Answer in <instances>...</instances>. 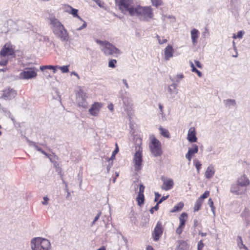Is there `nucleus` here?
Masks as SVG:
<instances>
[{
    "label": "nucleus",
    "mask_w": 250,
    "mask_h": 250,
    "mask_svg": "<svg viewBox=\"0 0 250 250\" xmlns=\"http://www.w3.org/2000/svg\"><path fill=\"white\" fill-rule=\"evenodd\" d=\"M129 14L131 16H135L140 20L147 21L153 17L152 8L149 6L142 7L140 5L133 6L130 9Z\"/></svg>",
    "instance_id": "1"
},
{
    "label": "nucleus",
    "mask_w": 250,
    "mask_h": 250,
    "mask_svg": "<svg viewBox=\"0 0 250 250\" xmlns=\"http://www.w3.org/2000/svg\"><path fill=\"white\" fill-rule=\"evenodd\" d=\"M95 42L97 44L100 45L101 50L104 52V55L107 56H117L122 53L120 50L107 41H100L96 39Z\"/></svg>",
    "instance_id": "2"
},
{
    "label": "nucleus",
    "mask_w": 250,
    "mask_h": 250,
    "mask_svg": "<svg viewBox=\"0 0 250 250\" xmlns=\"http://www.w3.org/2000/svg\"><path fill=\"white\" fill-rule=\"evenodd\" d=\"M32 250H51L50 241L42 237H35L31 241Z\"/></svg>",
    "instance_id": "3"
},
{
    "label": "nucleus",
    "mask_w": 250,
    "mask_h": 250,
    "mask_svg": "<svg viewBox=\"0 0 250 250\" xmlns=\"http://www.w3.org/2000/svg\"><path fill=\"white\" fill-rule=\"evenodd\" d=\"M149 148L154 157L160 156L162 154L161 142L153 135L149 137Z\"/></svg>",
    "instance_id": "4"
},
{
    "label": "nucleus",
    "mask_w": 250,
    "mask_h": 250,
    "mask_svg": "<svg viewBox=\"0 0 250 250\" xmlns=\"http://www.w3.org/2000/svg\"><path fill=\"white\" fill-rule=\"evenodd\" d=\"M136 152L133 157V164L134 170L138 171L142 168V151L143 148L140 146L136 147Z\"/></svg>",
    "instance_id": "5"
},
{
    "label": "nucleus",
    "mask_w": 250,
    "mask_h": 250,
    "mask_svg": "<svg viewBox=\"0 0 250 250\" xmlns=\"http://www.w3.org/2000/svg\"><path fill=\"white\" fill-rule=\"evenodd\" d=\"M116 5L119 9L124 13L128 12L130 13V9L133 8L131 5L132 0H115Z\"/></svg>",
    "instance_id": "6"
},
{
    "label": "nucleus",
    "mask_w": 250,
    "mask_h": 250,
    "mask_svg": "<svg viewBox=\"0 0 250 250\" xmlns=\"http://www.w3.org/2000/svg\"><path fill=\"white\" fill-rule=\"evenodd\" d=\"M86 93L82 89H80L76 94V103L79 106L86 108L88 106V103L86 102Z\"/></svg>",
    "instance_id": "7"
},
{
    "label": "nucleus",
    "mask_w": 250,
    "mask_h": 250,
    "mask_svg": "<svg viewBox=\"0 0 250 250\" xmlns=\"http://www.w3.org/2000/svg\"><path fill=\"white\" fill-rule=\"evenodd\" d=\"M37 72L34 68H26L21 72L20 78L21 79H31L35 78Z\"/></svg>",
    "instance_id": "8"
},
{
    "label": "nucleus",
    "mask_w": 250,
    "mask_h": 250,
    "mask_svg": "<svg viewBox=\"0 0 250 250\" xmlns=\"http://www.w3.org/2000/svg\"><path fill=\"white\" fill-rule=\"evenodd\" d=\"M14 49L13 45L10 43H6L0 52V57H6L14 55Z\"/></svg>",
    "instance_id": "9"
},
{
    "label": "nucleus",
    "mask_w": 250,
    "mask_h": 250,
    "mask_svg": "<svg viewBox=\"0 0 250 250\" xmlns=\"http://www.w3.org/2000/svg\"><path fill=\"white\" fill-rule=\"evenodd\" d=\"M246 191V189L240 184H238L236 182L232 184L230 188V192L236 195H243L245 193Z\"/></svg>",
    "instance_id": "10"
},
{
    "label": "nucleus",
    "mask_w": 250,
    "mask_h": 250,
    "mask_svg": "<svg viewBox=\"0 0 250 250\" xmlns=\"http://www.w3.org/2000/svg\"><path fill=\"white\" fill-rule=\"evenodd\" d=\"M103 104L99 102H95L92 104L88 110L89 114L93 116H97L99 115Z\"/></svg>",
    "instance_id": "11"
},
{
    "label": "nucleus",
    "mask_w": 250,
    "mask_h": 250,
    "mask_svg": "<svg viewBox=\"0 0 250 250\" xmlns=\"http://www.w3.org/2000/svg\"><path fill=\"white\" fill-rule=\"evenodd\" d=\"M50 21L52 25L53 32L54 34H56V32L62 29V28L64 27L58 19L54 17H51L50 18Z\"/></svg>",
    "instance_id": "12"
},
{
    "label": "nucleus",
    "mask_w": 250,
    "mask_h": 250,
    "mask_svg": "<svg viewBox=\"0 0 250 250\" xmlns=\"http://www.w3.org/2000/svg\"><path fill=\"white\" fill-rule=\"evenodd\" d=\"M163 228L162 223L158 222L153 231V237L154 240L156 241L159 240L160 237L163 233Z\"/></svg>",
    "instance_id": "13"
},
{
    "label": "nucleus",
    "mask_w": 250,
    "mask_h": 250,
    "mask_svg": "<svg viewBox=\"0 0 250 250\" xmlns=\"http://www.w3.org/2000/svg\"><path fill=\"white\" fill-rule=\"evenodd\" d=\"M17 95L16 91L12 88H8L3 91L2 98L5 100H10L14 98Z\"/></svg>",
    "instance_id": "14"
},
{
    "label": "nucleus",
    "mask_w": 250,
    "mask_h": 250,
    "mask_svg": "<svg viewBox=\"0 0 250 250\" xmlns=\"http://www.w3.org/2000/svg\"><path fill=\"white\" fill-rule=\"evenodd\" d=\"M236 182L238 183V184H240L244 187L245 189H246V188L250 184V180L245 175L240 176L237 178Z\"/></svg>",
    "instance_id": "15"
},
{
    "label": "nucleus",
    "mask_w": 250,
    "mask_h": 250,
    "mask_svg": "<svg viewBox=\"0 0 250 250\" xmlns=\"http://www.w3.org/2000/svg\"><path fill=\"white\" fill-rule=\"evenodd\" d=\"M163 184L162 186V188L165 190H168L171 189L174 185V182L172 179L162 178Z\"/></svg>",
    "instance_id": "16"
},
{
    "label": "nucleus",
    "mask_w": 250,
    "mask_h": 250,
    "mask_svg": "<svg viewBox=\"0 0 250 250\" xmlns=\"http://www.w3.org/2000/svg\"><path fill=\"white\" fill-rule=\"evenodd\" d=\"M196 132L195 131V128L194 127H191L189 128L188 131L187 140L190 143L196 142L197 138L196 137Z\"/></svg>",
    "instance_id": "17"
},
{
    "label": "nucleus",
    "mask_w": 250,
    "mask_h": 250,
    "mask_svg": "<svg viewBox=\"0 0 250 250\" xmlns=\"http://www.w3.org/2000/svg\"><path fill=\"white\" fill-rule=\"evenodd\" d=\"M63 42L67 41L68 39V36L67 31L65 30L64 27L62 28L60 31H59L58 32H56L55 34Z\"/></svg>",
    "instance_id": "18"
},
{
    "label": "nucleus",
    "mask_w": 250,
    "mask_h": 250,
    "mask_svg": "<svg viewBox=\"0 0 250 250\" xmlns=\"http://www.w3.org/2000/svg\"><path fill=\"white\" fill-rule=\"evenodd\" d=\"M174 52L172 46L168 45L165 49L164 54L165 58L166 60H169L170 58L173 57Z\"/></svg>",
    "instance_id": "19"
},
{
    "label": "nucleus",
    "mask_w": 250,
    "mask_h": 250,
    "mask_svg": "<svg viewBox=\"0 0 250 250\" xmlns=\"http://www.w3.org/2000/svg\"><path fill=\"white\" fill-rule=\"evenodd\" d=\"M215 173V169L214 167L210 165L208 166L205 173V176L207 179H210L211 178Z\"/></svg>",
    "instance_id": "20"
},
{
    "label": "nucleus",
    "mask_w": 250,
    "mask_h": 250,
    "mask_svg": "<svg viewBox=\"0 0 250 250\" xmlns=\"http://www.w3.org/2000/svg\"><path fill=\"white\" fill-rule=\"evenodd\" d=\"M199 35V32L197 29L194 28L191 31V38L193 44L195 45L197 43Z\"/></svg>",
    "instance_id": "21"
},
{
    "label": "nucleus",
    "mask_w": 250,
    "mask_h": 250,
    "mask_svg": "<svg viewBox=\"0 0 250 250\" xmlns=\"http://www.w3.org/2000/svg\"><path fill=\"white\" fill-rule=\"evenodd\" d=\"M122 100L124 104V108L125 111L129 110L131 106V101L130 99L126 97H123Z\"/></svg>",
    "instance_id": "22"
},
{
    "label": "nucleus",
    "mask_w": 250,
    "mask_h": 250,
    "mask_svg": "<svg viewBox=\"0 0 250 250\" xmlns=\"http://www.w3.org/2000/svg\"><path fill=\"white\" fill-rule=\"evenodd\" d=\"M188 218V214L185 213H182L179 217L180 224L181 226H185V222Z\"/></svg>",
    "instance_id": "23"
},
{
    "label": "nucleus",
    "mask_w": 250,
    "mask_h": 250,
    "mask_svg": "<svg viewBox=\"0 0 250 250\" xmlns=\"http://www.w3.org/2000/svg\"><path fill=\"white\" fill-rule=\"evenodd\" d=\"M242 216L245 218L247 225H250V213H249V211L247 209H245L242 213Z\"/></svg>",
    "instance_id": "24"
},
{
    "label": "nucleus",
    "mask_w": 250,
    "mask_h": 250,
    "mask_svg": "<svg viewBox=\"0 0 250 250\" xmlns=\"http://www.w3.org/2000/svg\"><path fill=\"white\" fill-rule=\"evenodd\" d=\"M198 151V146L195 145L193 144L192 146V148H189L188 150V152L189 154L193 155L194 154H196Z\"/></svg>",
    "instance_id": "25"
},
{
    "label": "nucleus",
    "mask_w": 250,
    "mask_h": 250,
    "mask_svg": "<svg viewBox=\"0 0 250 250\" xmlns=\"http://www.w3.org/2000/svg\"><path fill=\"white\" fill-rule=\"evenodd\" d=\"M224 102L227 107L234 106L236 105L235 101L232 99H227L224 100Z\"/></svg>",
    "instance_id": "26"
},
{
    "label": "nucleus",
    "mask_w": 250,
    "mask_h": 250,
    "mask_svg": "<svg viewBox=\"0 0 250 250\" xmlns=\"http://www.w3.org/2000/svg\"><path fill=\"white\" fill-rule=\"evenodd\" d=\"M160 134L166 138H169L170 137L169 133L168 130L163 128L162 126L159 127Z\"/></svg>",
    "instance_id": "27"
},
{
    "label": "nucleus",
    "mask_w": 250,
    "mask_h": 250,
    "mask_svg": "<svg viewBox=\"0 0 250 250\" xmlns=\"http://www.w3.org/2000/svg\"><path fill=\"white\" fill-rule=\"evenodd\" d=\"M238 241H237V245L238 247L240 249H244L246 250H248L247 247L243 244L242 239L241 238V236L238 237Z\"/></svg>",
    "instance_id": "28"
},
{
    "label": "nucleus",
    "mask_w": 250,
    "mask_h": 250,
    "mask_svg": "<svg viewBox=\"0 0 250 250\" xmlns=\"http://www.w3.org/2000/svg\"><path fill=\"white\" fill-rule=\"evenodd\" d=\"M68 7L71 10V11L70 12V13H71L74 17L78 18L81 21H83V20L80 18V17L77 14V13H78L77 9H74L70 6H68Z\"/></svg>",
    "instance_id": "29"
},
{
    "label": "nucleus",
    "mask_w": 250,
    "mask_h": 250,
    "mask_svg": "<svg viewBox=\"0 0 250 250\" xmlns=\"http://www.w3.org/2000/svg\"><path fill=\"white\" fill-rule=\"evenodd\" d=\"M136 200L138 202V205L139 206H141L144 203L145 199L144 194H138Z\"/></svg>",
    "instance_id": "30"
},
{
    "label": "nucleus",
    "mask_w": 250,
    "mask_h": 250,
    "mask_svg": "<svg viewBox=\"0 0 250 250\" xmlns=\"http://www.w3.org/2000/svg\"><path fill=\"white\" fill-rule=\"evenodd\" d=\"M184 206L183 203L180 202L177 206L174 207L172 210H171V212H175L181 210Z\"/></svg>",
    "instance_id": "31"
},
{
    "label": "nucleus",
    "mask_w": 250,
    "mask_h": 250,
    "mask_svg": "<svg viewBox=\"0 0 250 250\" xmlns=\"http://www.w3.org/2000/svg\"><path fill=\"white\" fill-rule=\"evenodd\" d=\"M202 203H203V202L201 201L200 200V199H198L196 200V203L194 205V211H197L199 210L200 208V207H201V205L202 204Z\"/></svg>",
    "instance_id": "32"
},
{
    "label": "nucleus",
    "mask_w": 250,
    "mask_h": 250,
    "mask_svg": "<svg viewBox=\"0 0 250 250\" xmlns=\"http://www.w3.org/2000/svg\"><path fill=\"white\" fill-rule=\"evenodd\" d=\"M179 248L180 250H184L188 248V245L186 242L181 241L179 242Z\"/></svg>",
    "instance_id": "33"
},
{
    "label": "nucleus",
    "mask_w": 250,
    "mask_h": 250,
    "mask_svg": "<svg viewBox=\"0 0 250 250\" xmlns=\"http://www.w3.org/2000/svg\"><path fill=\"white\" fill-rule=\"evenodd\" d=\"M193 163H194L195 167H196V168L197 169V173H199L200 172V170L201 167V166H202L201 164L199 161V160H198L197 159H195L194 160Z\"/></svg>",
    "instance_id": "34"
},
{
    "label": "nucleus",
    "mask_w": 250,
    "mask_h": 250,
    "mask_svg": "<svg viewBox=\"0 0 250 250\" xmlns=\"http://www.w3.org/2000/svg\"><path fill=\"white\" fill-rule=\"evenodd\" d=\"M152 4L156 7H158L162 4V0H151Z\"/></svg>",
    "instance_id": "35"
},
{
    "label": "nucleus",
    "mask_w": 250,
    "mask_h": 250,
    "mask_svg": "<svg viewBox=\"0 0 250 250\" xmlns=\"http://www.w3.org/2000/svg\"><path fill=\"white\" fill-rule=\"evenodd\" d=\"M68 67L69 65L59 66L58 69H60L62 73H67L69 72Z\"/></svg>",
    "instance_id": "36"
},
{
    "label": "nucleus",
    "mask_w": 250,
    "mask_h": 250,
    "mask_svg": "<svg viewBox=\"0 0 250 250\" xmlns=\"http://www.w3.org/2000/svg\"><path fill=\"white\" fill-rule=\"evenodd\" d=\"M208 205H209L210 208H211V211H212V213H213L214 215H215V207H214L213 206V201L212 200V199L211 198H209V200H208Z\"/></svg>",
    "instance_id": "37"
},
{
    "label": "nucleus",
    "mask_w": 250,
    "mask_h": 250,
    "mask_svg": "<svg viewBox=\"0 0 250 250\" xmlns=\"http://www.w3.org/2000/svg\"><path fill=\"white\" fill-rule=\"evenodd\" d=\"M209 194V192L208 191H206L204 193L201 195L198 199H200V200L203 202V200L205 198H207Z\"/></svg>",
    "instance_id": "38"
},
{
    "label": "nucleus",
    "mask_w": 250,
    "mask_h": 250,
    "mask_svg": "<svg viewBox=\"0 0 250 250\" xmlns=\"http://www.w3.org/2000/svg\"><path fill=\"white\" fill-rule=\"evenodd\" d=\"M117 62V61L114 59L111 60L108 62V66L111 68H114L115 67V64Z\"/></svg>",
    "instance_id": "39"
},
{
    "label": "nucleus",
    "mask_w": 250,
    "mask_h": 250,
    "mask_svg": "<svg viewBox=\"0 0 250 250\" xmlns=\"http://www.w3.org/2000/svg\"><path fill=\"white\" fill-rule=\"evenodd\" d=\"M52 68H54L53 65H44V66H41L40 67V69L42 71H43L44 69H51Z\"/></svg>",
    "instance_id": "40"
},
{
    "label": "nucleus",
    "mask_w": 250,
    "mask_h": 250,
    "mask_svg": "<svg viewBox=\"0 0 250 250\" xmlns=\"http://www.w3.org/2000/svg\"><path fill=\"white\" fill-rule=\"evenodd\" d=\"M3 59H2V60L0 61V65L1 66H5L7 63V59L6 57H3Z\"/></svg>",
    "instance_id": "41"
},
{
    "label": "nucleus",
    "mask_w": 250,
    "mask_h": 250,
    "mask_svg": "<svg viewBox=\"0 0 250 250\" xmlns=\"http://www.w3.org/2000/svg\"><path fill=\"white\" fill-rule=\"evenodd\" d=\"M243 35H244V32H243L242 31H239L237 33V35L236 36L235 34H234L233 37L234 39H235L236 38L241 39V38H242Z\"/></svg>",
    "instance_id": "42"
},
{
    "label": "nucleus",
    "mask_w": 250,
    "mask_h": 250,
    "mask_svg": "<svg viewBox=\"0 0 250 250\" xmlns=\"http://www.w3.org/2000/svg\"><path fill=\"white\" fill-rule=\"evenodd\" d=\"M116 149L113 152L112 155V156H111V157L110 158L111 160H113L115 158V155L119 151V148H118V147L117 146V145L116 144Z\"/></svg>",
    "instance_id": "43"
},
{
    "label": "nucleus",
    "mask_w": 250,
    "mask_h": 250,
    "mask_svg": "<svg viewBox=\"0 0 250 250\" xmlns=\"http://www.w3.org/2000/svg\"><path fill=\"white\" fill-rule=\"evenodd\" d=\"M184 78V75L182 74L177 75L175 77V80L177 82H179L180 80Z\"/></svg>",
    "instance_id": "44"
},
{
    "label": "nucleus",
    "mask_w": 250,
    "mask_h": 250,
    "mask_svg": "<svg viewBox=\"0 0 250 250\" xmlns=\"http://www.w3.org/2000/svg\"><path fill=\"white\" fill-rule=\"evenodd\" d=\"M101 214V212H99V213L97 214V215L95 216V217L94 218V220H93V222H92V223H91V226H93V225L95 224V222H96V221L99 219V217H100V216Z\"/></svg>",
    "instance_id": "45"
},
{
    "label": "nucleus",
    "mask_w": 250,
    "mask_h": 250,
    "mask_svg": "<svg viewBox=\"0 0 250 250\" xmlns=\"http://www.w3.org/2000/svg\"><path fill=\"white\" fill-rule=\"evenodd\" d=\"M145 188V186L143 184H141L139 187V191L138 192V194H144Z\"/></svg>",
    "instance_id": "46"
},
{
    "label": "nucleus",
    "mask_w": 250,
    "mask_h": 250,
    "mask_svg": "<svg viewBox=\"0 0 250 250\" xmlns=\"http://www.w3.org/2000/svg\"><path fill=\"white\" fill-rule=\"evenodd\" d=\"M184 227V226H181V225H179L176 230V232L178 234H180L182 232Z\"/></svg>",
    "instance_id": "47"
},
{
    "label": "nucleus",
    "mask_w": 250,
    "mask_h": 250,
    "mask_svg": "<svg viewBox=\"0 0 250 250\" xmlns=\"http://www.w3.org/2000/svg\"><path fill=\"white\" fill-rule=\"evenodd\" d=\"M157 40H158V41L159 42V43L160 44L165 43H166V42H167V40L165 39H163L162 40H161L160 39V37L159 36H157Z\"/></svg>",
    "instance_id": "48"
},
{
    "label": "nucleus",
    "mask_w": 250,
    "mask_h": 250,
    "mask_svg": "<svg viewBox=\"0 0 250 250\" xmlns=\"http://www.w3.org/2000/svg\"><path fill=\"white\" fill-rule=\"evenodd\" d=\"M43 201L42 202V204L43 205H48V201H49V198L47 197V196L44 197L43 198Z\"/></svg>",
    "instance_id": "49"
},
{
    "label": "nucleus",
    "mask_w": 250,
    "mask_h": 250,
    "mask_svg": "<svg viewBox=\"0 0 250 250\" xmlns=\"http://www.w3.org/2000/svg\"><path fill=\"white\" fill-rule=\"evenodd\" d=\"M204 244L202 241H200L198 244V250H202L204 247Z\"/></svg>",
    "instance_id": "50"
},
{
    "label": "nucleus",
    "mask_w": 250,
    "mask_h": 250,
    "mask_svg": "<svg viewBox=\"0 0 250 250\" xmlns=\"http://www.w3.org/2000/svg\"><path fill=\"white\" fill-rule=\"evenodd\" d=\"M34 147L38 151H41L42 153H43L44 154H46L45 152L44 151H43L40 147H38L36 144H34Z\"/></svg>",
    "instance_id": "51"
},
{
    "label": "nucleus",
    "mask_w": 250,
    "mask_h": 250,
    "mask_svg": "<svg viewBox=\"0 0 250 250\" xmlns=\"http://www.w3.org/2000/svg\"><path fill=\"white\" fill-rule=\"evenodd\" d=\"M192 156V155L189 154L188 152L186 154V158L188 160L189 162L191 161Z\"/></svg>",
    "instance_id": "52"
},
{
    "label": "nucleus",
    "mask_w": 250,
    "mask_h": 250,
    "mask_svg": "<svg viewBox=\"0 0 250 250\" xmlns=\"http://www.w3.org/2000/svg\"><path fill=\"white\" fill-rule=\"evenodd\" d=\"M86 25H87V24H86V22L83 21V25L81 27H80L79 28H78L77 30L79 31L81 30L84 29V28H85L86 27Z\"/></svg>",
    "instance_id": "53"
},
{
    "label": "nucleus",
    "mask_w": 250,
    "mask_h": 250,
    "mask_svg": "<svg viewBox=\"0 0 250 250\" xmlns=\"http://www.w3.org/2000/svg\"><path fill=\"white\" fill-rule=\"evenodd\" d=\"M189 63H190V66L192 68L191 71L194 72L197 69L195 68V67L194 66V65L192 62L190 61L189 62Z\"/></svg>",
    "instance_id": "54"
},
{
    "label": "nucleus",
    "mask_w": 250,
    "mask_h": 250,
    "mask_svg": "<svg viewBox=\"0 0 250 250\" xmlns=\"http://www.w3.org/2000/svg\"><path fill=\"white\" fill-rule=\"evenodd\" d=\"M168 197V195L166 196L162 197V198L158 201V204H161V203H162L164 201L167 199Z\"/></svg>",
    "instance_id": "55"
},
{
    "label": "nucleus",
    "mask_w": 250,
    "mask_h": 250,
    "mask_svg": "<svg viewBox=\"0 0 250 250\" xmlns=\"http://www.w3.org/2000/svg\"><path fill=\"white\" fill-rule=\"evenodd\" d=\"M109 110H110L111 111H113L114 110V105L112 103H110L107 106Z\"/></svg>",
    "instance_id": "56"
},
{
    "label": "nucleus",
    "mask_w": 250,
    "mask_h": 250,
    "mask_svg": "<svg viewBox=\"0 0 250 250\" xmlns=\"http://www.w3.org/2000/svg\"><path fill=\"white\" fill-rule=\"evenodd\" d=\"M195 63L196 65L197 66V67H198V68H201L202 67V65L201 64V63L199 62V61L195 60Z\"/></svg>",
    "instance_id": "57"
},
{
    "label": "nucleus",
    "mask_w": 250,
    "mask_h": 250,
    "mask_svg": "<svg viewBox=\"0 0 250 250\" xmlns=\"http://www.w3.org/2000/svg\"><path fill=\"white\" fill-rule=\"evenodd\" d=\"M97 4H98L100 7H104V3L103 2H102V1H101L100 0H99V1H98V2H97Z\"/></svg>",
    "instance_id": "58"
},
{
    "label": "nucleus",
    "mask_w": 250,
    "mask_h": 250,
    "mask_svg": "<svg viewBox=\"0 0 250 250\" xmlns=\"http://www.w3.org/2000/svg\"><path fill=\"white\" fill-rule=\"evenodd\" d=\"M155 198L154 201L156 202L157 201V200L159 199V198L161 196V195L160 194H159L158 192H155Z\"/></svg>",
    "instance_id": "59"
},
{
    "label": "nucleus",
    "mask_w": 250,
    "mask_h": 250,
    "mask_svg": "<svg viewBox=\"0 0 250 250\" xmlns=\"http://www.w3.org/2000/svg\"><path fill=\"white\" fill-rule=\"evenodd\" d=\"M123 82L124 84H125V87H126V88H128L129 86H128V85L126 80L125 79H123Z\"/></svg>",
    "instance_id": "60"
},
{
    "label": "nucleus",
    "mask_w": 250,
    "mask_h": 250,
    "mask_svg": "<svg viewBox=\"0 0 250 250\" xmlns=\"http://www.w3.org/2000/svg\"><path fill=\"white\" fill-rule=\"evenodd\" d=\"M194 72H195L197 74L198 76L200 77H202V73L200 71L196 69Z\"/></svg>",
    "instance_id": "61"
},
{
    "label": "nucleus",
    "mask_w": 250,
    "mask_h": 250,
    "mask_svg": "<svg viewBox=\"0 0 250 250\" xmlns=\"http://www.w3.org/2000/svg\"><path fill=\"white\" fill-rule=\"evenodd\" d=\"M59 66H54V68H52L51 69L53 70L54 73H55L57 71V68H58Z\"/></svg>",
    "instance_id": "62"
},
{
    "label": "nucleus",
    "mask_w": 250,
    "mask_h": 250,
    "mask_svg": "<svg viewBox=\"0 0 250 250\" xmlns=\"http://www.w3.org/2000/svg\"><path fill=\"white\" fill-rule=\"evenodd\" d=\"M159 204H158V202L157 203V204L156 205V206L153 208V209H155V210H157L159 208Z\"/></svg>",
    "instance_id": "63"
},
{
    "label": "nucleus",
    "mask_w": 250,
    "mask_h": 250,
    "mask_svg": "<svg viewBox=\"0 0 250 250\" xmlns=\"http://www.w3.org/2000/svg\"><path fill=\"white\" fill-rule=\"evenodd\" d=\"M168 92L170 94H172V89L171 88V87L170 86H169L168 87Z\"/></svg>",
    "instance_id": "64"
}]
</instances>
